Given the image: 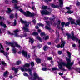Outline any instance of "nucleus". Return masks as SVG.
<instances>
[{
  "mask_svg": "<svg viewBox=\"0 0 80 80\" xmlns=\"http://www.w3.org/2000/svg\"><path fill=\"white\" fill-rule=\"evenodd\" d=\"M61 43H60V44H59L58 45L56 46L57 48H64L65 47V41L62 39V38H61Z\"/></svg>",
  "mask_w": 80,
  "mask_h": 80,
  "instance_id": "nucleus-6",
  "label": "nucleus"
},
{
  "mask_svg": "<svg viewBox=\"0 0 80 80\" xmlns=\"http://www.w3.org/2000/svg\"><path fill=\"white\" fill-rule=\"evenodd\" d=\"M20 21L22 23H24L25 24V27H23V30H24V31H25V32H28L29 30H28V27H29V24L30 23V22H28L27 21H24L22 20V19H20Z\"/></svg>",
  "mask_w": 80,
  "mask_h": 80,
  "instance_id": "nucleus-3",
  "label": "nucleus"
},
{
  "mask_svg": "<svg viewBox=\"0 0 80 80\" xmlns=\"http://www.w3.org/2000/svg\"><path fill=\"white\" fill-rule=\"evenodd\" d=\"M55 42H56V43H58V42H59V39H57L55 40Z\"/></svg>",
  "mask_w": 80,
  "mask_h": 80,
  "instance_id": "nucleus-54",
  "label": "nucleus"
},
{
  "mask_svg": "<svg viewBox=\"0 0 80 80\" xmlns=\"http://www.w3.org/2000/svg\"><path fill=\"white\" fill-rule=\"evenodd\" d=\"M42 66H44L45 67V66H46V64L44 63L43 64H42Z\"/></svg>",
  "mask_w": 80,
  "mask_h": 80,
  "instance_id": "nucleus-61",
  "label": "nucleus"
},
{
  "mask_svg": "<svg viewBox=\"0 0 80 80\" xmlns=\"http://www.w3.org/2000/svg\"><path fill=\"white\" fill-rule=\"evenodd\" d=\"M48 49V46H45L43 47V50L44 51H47Z\"/></svg>",
  "mask_w": 80,
  "mask_h": 80,
  "instance_id": "nucleus-18",
  "label": "nucleus"
},
{
  "mask_svg": "<svg viewBox=\"0 0 80 80\" xmlns=\"http://www.w3.org/2000/svg\"><path fill=\"white\" fill-rule=\"evenodd\" d=\"M1 63L2 64V65H6V63H5V62L4 61H2Z\"/></svg>",
  "mask_w": 80,
  "mask_h": 80,
  "instance_id": "nucleus-44",
  "label": "nucleus"
},
{
  "mask_svg": "<svg viewBox=\"0 0 80 80\" xmlns=\"http://www.w3.org/2000/svg\"><path fill=\"white\" fill-rule=\"evenodd\" d=\"M0 25H1V26H2L4 28H6L7 27V26H6V25L4 24L2 21H1V22H0Z\"/></svg>",
  "mask_w": 80,
  "mask_h": 80,
  "instance_id": "nucleus-16",
  "label": "nucleus"
},
{
  "mask_svg": "<svg viewBox=\"0 0 80 80\" xmlns=\"http://www.w3.org/2000/svg\"><path fill=\"white\" fill-rule=\"evenodd\" d=\"M45 28L46 29H47V30H48L50 31V32H53V30L52 29L50 28L48 26H46L45 27Z\"/></svg>",
  "mask_w": 80,
  "mask_h": 80,
  "instance_id": "nucleus-14",
  "label": "nucleus"
},
{
  "mask_svg": "<svg viewBox=\"0 0 80 80\" xmlns=\"http://www.w3.org/2000/svg\"><path fill=\"white\" fill-rule=\"evenodd\" d=\"M58 53L59 55H61L62 54V52L61 51H59L58 52Z\"/></svg>",
  "mask_w": 80,
  "mask_h": 80,
  "instance_id": "nucleus-43",
  "label": "nucleus"
},
{
  "mask_svg": "<svg viewBox=\"0 0 80 80\" xmlns=\"http://www.w3.org/2000/svg\"><path fill=\"white\" fill-rule=\"evenodd\" d=\"M12 3H17V1L16 0H13L12 1Z\"/></svg>",
  "mask_w": 80,
  "mask_h": 80,
  "instance_id": "nucleus-46",
  "label": "nucleus"
},
{
  "mask_svg": "<svg viewBox=\"0 0 80 80\" xmlns=\"http://www.w3.org/2000/svg\"><path fill=\"white\" fill-rule=\"evenodd\" d=\"M45 2L46 3H48V0H45Z\"/></svg>",
  "mask_w": 80,
  "mask_h": 80,
  "instance_id": "nucleus-63",
  "label": "nucleus"
},
{
  "mask_svg": "<svg viewBox=\"0 0 80 80\" xmlns=\"http://www.w3.org/2000/svg\"><path fill=\"white\" fill-rule=\"evenodd\" d=\"M36 62H37L38 63H41V60L40 59L37 58L36 59Z\"/></svg>",
  "mask_w": 80,
  "mask_h": 80,
  "instance_id": "nucleus-24",
  "label": "nucleus"
},
{
  "mask_svg": "<svg viewBox=\"0 0 80 80\" xmlns=\"http://www.w3.org/2000/svg\"><path fill=\"white\" fill-rule=\"evenodd\" d=\"M42 45L41 44H39L38 46V48H41V47H42Z\"/></svg>",
  "mask_w": 80,
  "mask_h": 80,
  "instance_id": "nucleus-48",
  "label": "nucleus"
},
{
  "mask_svg": "<svg viewBox=\"0 0 80 80\" xmlns=\"http://www.w3.org/2000/svg\"><path fill=\"white\" fill-rule=\"evenodd\" d=\"M20 63V61H17L16 63V65H19Z\"/></svg>",
  "mask_w": 80,
  "mask_h": 80,
  "instance_id": "nucleus-34",
  "label": "nucleus"
},
{
  "mask_svg": "<svg viewBox=\"0 0 80 80\" xmlns=\"http://www.w3.org/2000/svg\"><path fill=\"white\" fill-rule=\"evenodd\" d=\"M58 73L59 75H63V73H62L59 72Z\"/></svg>",
  "mask_w": 80,
  "mask_h": 80,
  "instance_id": "nucleus-56",
  "label": "nucleus"
},
{
  "mask_svg": "<svg viewBox=\"0 0 80 80\" xmlns=\"http://www.w3.org/2000/svg\"><path fill=\"white\" fill-rule=\"evenodd\" d=\"M67 54H68L69 57L70 58V56H71V53H70V52L68 51L67 52Z\"/></svg>",
  "mask_w": 80,
  "mask_h": 80,
  "instance_id": "nucleus-31",
  "label": "nucleus"
},
{
  "mask_svg": "<svg viewBox=\"0 0 80 80\" xmlns=\"http://www.w3.org/2000/svg\"><path fill=\"white\" fill-rule=\"evenodd\" d=\"M66 8L67 10H70V7H66Z\"/></svg>",
  "mask_w": 80,
  "mask_h": 80,
  "instance_id": "nucleus-53",
  "label": "nucleus"
},
{
  "mask_svg": "<svg viewBox=\"0 0 80 80\" xmlns=\"http://www.w3.org/2000/svg\"><path fill=\"white\" fill-rule=\"evenodd\" d=\"M36 38H37L38 40L40 41V42H42V39L40 37H37Z\"/></svg>",
  "mask_w": 80,
  "mask_h": 80,
  "instance_id": "nucleus-30",
  "label": "nucleus"
},
{
  "mask_svg": "<svg viewBox=\"0 0 80 80\" xmlns=\"http://www.w3.org/2000/svg\"><path fill=\"white\" fill-rule=\"evenodd\" d=\"M21 69L22 72H23V71H24L25 72L28 71V73L29 75H32V70H31L30 69H27L26 68H25L24 69L23 68H21Z\"/></svg>",
  "mask_w": 80,
  "mask_h": 80,
  "instance_id": "nucleus-10",
  "label": "nucleus"
},
{
  "mask_svg": "<svg viewBox=\"0 0 80 80\" xmlns=\"http://www.w3.org/2000/svg\"><path fill=\"white\" fill-rule=\"evenodd\" d=\"M0 46H1V48L2 49V50H1L0 48V52L3 53V54H4V55H5L6 58H8V56H7V55H8V53L7 52H5L4 51H3V49H4L3 47V46H2V45H1V44H0Z\"/></svg>",
  "mask_w": 80,
  "mask_h": 80,
  "instance_id": "nucleus-8",
  "label": "nucleus"
},
{
  "mask_svg": "<svg viewBox=\"0 0 80 80\" xmlns=\"http://www.w3.org/2000/svg\"><path fill=\"white\" fill-rule=\"evenodd\" d=\"M66 60L68 62V63L63 62H62V60H61V61H60V62H58V67L59 69H62V66H65L68 68L69 70H72V69H73V68H71V67L73 65V62H70V59L68 58L67 57L66 58Z\"/></svg>",
  "mask_w": 80,
  "mask_h": 80,
  "instance_id": "nucleus-1",
  "label": "nucleus"
},
{
  "mask_svg": "<svg viewBox=\"0 0 80 80\" xmlns=\"http://www.w3.org/2000/svg\"><path fill=\"white\" fill-rule=\"evenodd\" d=\"M68 20L71 21V24H75L76 25H80V20H77L76 23H75V21L72 19V18H69Z\"/></svg>",
  "mask_w": 80,
  "mask_h": 80,
  "instance_id": "nucleus-7",
  "label": "nucleus"
},
{
  "mask_svg": "<svg viewBox=\"0 0 80 80\" xmlns=\"http://www.w3.org/2000/svg\"><path fill=\"white\" fill-rule=\"evenodd\" d=\"M73 13V11H72L71 10H68V11L66 13H68V14H71L72 13Z\"/></svg>",
  "mask_w": 80,
  "mask_h": 80,
  "instance_id": "nucleus-21",
  "label": "nucleus"
},
{
  "mask_svg": "<svg viewBox=\"0 0 80 80\" xmlns=\"http://www.w3.org/2000/svg\"><path fill=\"white\" fill-rule=\"evenodd\" d=\"M76 5L77 6H79L80 5V3L79 2H78L76 4Z\"/></svg>",
  "mask_w": 80,
  "mask_h": 80,
  "instance_id": "nucleus-57",
  "label": "nucleus"
},
{
  "mask_svg": "<svg viewBox=\"0 0 80 80\" xmlns=\"http://www.w3.org/2000/svg\"><path fill=\"white\" fill-rule=\"evenodd\" d=\"M75 46H76L75 44H73V45H72V47H75Z\"/></svg>",
  "mask_w": 80,
  "mask_h": 80,
  "instance_id": "nucleus-64",
  "label": "nucleus"
},
{
  "mask_svg": "<svg viewBox=\"0 0 80 80\" xmlns=\"http://www.w3.org/2000/svg\"><path fill=\"white\" fill-rule=\"evenodd\" d=\"M50 70V69H48L45 68H42V70H43V71H47V70Z\"/></svg>",
  "mask_w": 80,
  "mask_h": 80,
  "instance_id": "nucleus-25",
  "label": "nucleus"
},
{
  "mask_svg": "<svg viewBox=\"0 0 80 80\" xmlns=\"http://www.w3.org/2000/svg\"><path fill=\"white\" fill-rule=\"evenodd\" d=\"M6 43L8 45H10V46H12V47L13 48L12 49V51L14 53H15L16 52V49H15V47H17V48H19L20 47V45H18L17 42L12 43L10 42H6Z\"/></svg>",
  "mask_w": 80,
  "mask_h": 80,
  "instance_id": "nucleus-2",
  "label": "nucleus"
},
{
  "mask_svg": "<svg viewBox=\"0 0 80 80\" xmlns=\"http://www.w3.org/2000/svg\"><path fill=\"white\" fill-rule=\"evenodd\" d=\"M52 57H48V60H52Z\"/></svg>",
  "mask_w": 80,
  "mask_h": 80,
  "instance_id": "nucleus-38",
  "label": "nucleus"
},
{
  "mask_svg": "<svg viewBox=\"0 0 80 80\" xmlns=\"http://www.w3.org/2000/svg\"><path fill=\"white\" fill-rule=\"evenodd\" d=\"M78 43L79 44V47H80V40H79V41H78Z\"/></svg>",
  "mask_w": 80,
  "mask_h": 80,
  "instance_id": "nucleus-62",
  "label": "nucleus"
},
{
  "mask_svg": "<svg viewBox=\"0 0 80 80\" xmlns=\"http://www.w3.org/2000/svg\"><path fill=\"white\" fill-rule=\"evenodd\" d=\"M38 25L41 27H43V26H44V25L42 24L41 23H38Z\"/></svg>",
  "mask_w": 80,
  "mask_h": 80,
  "instance_id": "nucleus-36",
  "label": "nucleus"
},
{
  "mask_svg": "<svg viewBox=\"0 0 80 80\" xmlns=\"http://www.w3.org/2000/svg\"><path fill=\"white\" fill-rule=\"evenodd\" d=\"M8 71H6L4 72L3 76L4 77H8Z\"/></svg>",
  "mask_w": 80,
  "mask_h": 80,
  "instance_id": "nucleus-17",
  "label": "nucleus"
},
{
  "mask_svg": "<svg viewBox=\"0 0 80 80\" xmlns=\"http://www.w3.org/2000/svg\"><path fill=\"white\" fill-rule=\"evenodd\" d=\"M70 22H68L65 23L63 22L61 23V25L62 27H63L64 25H65V27H67V26H68V25H69V24H70Z\"/></svg>",
  "mask_w": 80,
  "mask_h": 80,
  "instance_id": "nucleus-12",
  "label": "nucleus"
},
{
  "mask_svg": "<svg viewBox=\"0 0 80 80\" xmlns=\"http://www.w3.org/2000/svg\"><path fill=\"white\" fill-rule=\"evenodd\" d=\"M52 69L53 71L54 70H59L57 68H52Z\"/></svg>",
  "mask_w": 80,
  "mask_h": 80,
  "instance_id": "nucleus-32",
  "label": "nucleus"
},
{
  "mask_svg": "<svg viewBox=\"0 0 80 80\" xmlns=\"http://www.w3.org/2000/svg\"><path fill=\"white\" fill-rule=\"evenodd\" d=\"M29 42H31V43H33L34 42L33 39V38H29Z\"/></svg>",
  "mask_w": 80,
  "mask_h": 80,
  "instance_id": "nucleus-22",
  "label": "nucleus"
},
{
  "mask_svg": "<svg viewBox=\"0 0 80 80\" xmlns=\"http://www.w3.org/2000/svg\"><path fill=\"white\" fill-rule=\"evenodd\" d=\"M41 12L42 14V15H50L51 14V12H48L46 10H44L42 11H41Z\"/></svg>",
  "mask_w": 80,
  "mask_h": 80,
  "instance_id": "nucleus-9",
  "label": "nucleus"
},
{
  "mask_svg": "<svg viewBox=\"0 0 80 80\" xmlns=\"http://www.w3.org/2000/svg\"><path fill=\"white\" fill-rule=\"evenodd\" d=\"M44 20H48V17H45L44 18Z\"/></svg>",
  "mask_w": 80,
  "mask_h": 80,
  "instance_id": "nucleus-52",
  "label": "nucleus"
},
{
  "mask_svg": "<svg viewBox=\"0 0 80 80\" xmlns=\"http://www.w3.org/2000/svg\"><path fill=\"white\" fill-rule=\"evenodd\" d=\"M7 10L8 11L6 12L7 13H10L12 12V10L10 8H7Z\"/></svg>",
  "mask_w": 80,
  "mask_h": 80,
  "instance_id": "nucleus-20",
  "label": "nucleus"
},
{
  "mask_svg": "<svg viewBox=\"0 0 80 80\" xmlns=\"http://www.w3.org/2000/svg\"><path fill=\"white\" fill-rule=\"evenodd\" d=\"M60 6L63 7V0H59Z\"/></svg>",
  "mask_w": 80,
  "mask_h": 80,
  "instance_id": "nucleus-15",
  "label": "nucleus"
},
{
  "mask_svg": "<svg viewBox=\"0 0 80 80\" xmlns=\"http://www.w3.org/2000/svg\"><path fill=\"white\" fill-rule=\"evenodd\" d=\"M14 6H15V7H14L15 8L17 9V8H20V7L17 6V4H15L14 5Z\"/></svg>",
  "mask_w": 80,
  "mask_h": 80,
  "instance_id": "nucleus-42",
  "label": "nucleus"
},
{
  "mask_svg": "<svg viewBox=\"0 0 80 80\" xmlns=\"http://www.w3.org/2000/svg\"><path fill=\"white\" fill-rule=\"evenodd\" d=\"M38 35V33L36 32H34L32 33L33 35Z\"/></svg>",
  "mask_w": 80,
  "mask_h": 80,
  "instance_id": "nucleus-33",
  "label": "nucleus"
},
{
  "mask_svg": "<svg viewBox=\"0 0 80 80\" xmlns=\"http://www.w3.org/2000/svg\"><path fill=\"white\" fill-rule=\"evenodd\" d=\"M30 67L29 64H26L25 65L23 66V67Z\"/></svg>",
  "mask_w": 80,
  "mask_h": 80,
  "instance_id": "nucleus-26",
  "label": "nucleus"
},
{
  "mask_svg": "<svg viewBox=\"0 0 80 80\" xmlns=\"http://www.w3.org/2000/svg\"><path fill=\"white\" fill-rule=\"evenodd\" d=\"M30 63L31 66H32V67H33V66H34L35 65V63H34L33 62H31Z\"/></svg>",
  "mask_w": 80,
  "mask_h": 80,
  "instance_id": "nucleus-39",
  "label": "nucleus"
},
{
  "mask_svg": "<svg viewBox=\"0 0 80 80\" xmlns=\"http://www.w3.org/2000/svg\"><path fill=\"white\" fill-rule=\"evenodd\" d=\"M18 14H17V13H16L15 14V15L14 16V18H16V19H17L18 17Z\"/></svg>",
  "mask_w": 80,
  "mask_h": 80,
  "instance_id": "nucleus-35",
  "label": "nucleus"
},
{
  "mask_svg": "<svg viewBox=\"0 0 80 80\" xmlns=\"http://www.w3.org/2000/svg\"><path fill=\"white\" fill-rule=\"evenodd\" d=\"M22 55H23L25 57H27L28 58L30 57V54H28L27 56V54H28V53H27V52L26 51H23L22 52Z\"/></svg>",
  "mask_w": 80,
  "mask_h": 80,
  "instance_id": "nucleus-11",
  "label": "nucleus"
},
{
  "mask_svg": "<svg viewBox=\"0 0 80 80\" xmlns=\"http://www.w3.org/2000/svg\"><path fill=\"white\" fill-rule=\"evenodd\" d=\"M40 35L41 37H42V36H44L45 35V34L44 32H41L40 34Z\"/></svg>",
  "mask_w": 80,
  "mask_h": 80,
  "instance_id": "nucleus-41",
  "label": "nucleus"
},
{
  "mask_svg": "<svg viewBox=\"0 0 80 80\" xmlns=\"http://www.w3.org/2000/svg\"><path fill=\"white\" fill-rule=\"evenodd\" d=\"M56 34L57 37H59V32L57 31H56Z\"/></svg>",
  "mask_w": 80,
  "mask_h": 80,
  "instance_id": "nucleus-37",
  "label": "nucleus"
},
{
  "mask_svg": "<svg viewBox=\"0 0 80 80\" xmlns=\"http://www.w3.org/2000/svg\"><path fill=\"white\" fill-rule=\"evenodd\" d=\"M53 17H54L53 19H52V18H50V20H53L55 19V16H54L53 15Z\"/></svg>",
  "mask_w": 80,
  "mask_h": 80,
  "instance_id": "nucleus-59",
  "label": "nucleus"
},
{
  "mask_svg": "<svg viewBox=\"0 0 80 80\" xmlns=\"http://www.w3.org/2000/svg\"><path fill=\"white\" fill-rule=\"evenodd\" d=\"M47 24L48 25H50V23H51L50 22H49V21H48V22H46Z\"/></svg>",
  "mask_w": 80,
  "mask_h": 80,
  "instance_id": "nucleus-49",
  "label": "nucleus"
},
{
  "mask_svg": "<svg viewBox=\"0 0 80 80\" xmlns=\"http://www.w3.org/2000/svg\"><path fill=\"white\" fill-rule=\"evenodd\" d=\"M16 25H17V21L16 20H15L13 26H16Z\"/></svg>",
  "mask_w": 80,
  "mask_h": 80,
  "instance_id": "nucleus-40",
  "label": "nucleus"
},
{
  "mask_svg": "<svg viewBox=\"0 0 80 80\" xmlns=\"http://www.w3.org/2000/svg\"><path fill=\"white\" fill-rule=\"evenodd\" d=\"M47 43L48 45H51V42H48Z\"/></svg>",
  "mask_w": 80,
  "mask_h": 80,
  "instance_id": "nucleus-60",
  "label": "nucleus"
},
{
  "mask_svg": "<svg viewBox=\"0 0 80 80\" xmlns=\"http://www.w3.org/2000/svg\"><path fill=\"white\" fill-rule=\"evenodd\" d=\"M14 33L15 34V35L16 37H19V35L18 33H18V32H19V31H18V30L17 29L16 30H15L14 31Z\"/></svg>",
  "mask_w": 80,
  "mask_h": 80,
  "instance_id": "nucleus-13",
  "label": "nucleus"
},
{
  "mask_svg": "<svg viewBox=\"0 0 80 80\" xmlns=\"http://www.w3.org/2000/svg\"><path fill=\"white\" fill-rule=\"evenodd\" d=\"M10 18H14V16H13V15L12 14L10 16Z\"/></svg>",
  "mask_w": 80,
  "mask_h": 80,
  "instance_id": "nucleus-47",
  "label": "nucleus"
},
{
  "mask_svg": "<svg viewBox=\"0 0 80 80\" xmlns=\"http://www.w3.org/2000/svg\"><path fill=\"white\" fill-rule=\"evenodd\" d=\"M49 38V37L48 36H46L45 38H43V39H44L45 40H48Z\"/></svg>",
  "mask_w": 80,
  "mask_h": 80,
  "instance_id": "nucleus-29",
  "label": "nucleus"
},
{
  "mask_svg": "<svg viewBox=\"0 0 80 80\" xmlns=\"http://www.w3.org/2000/svg\"><path fill=\"white\" fill-rule=\"evenodd\" d=\"M66 35L68 36V39L69 38H71V39H72V40H76V42H77L78 41V38H77L76 37L73 36L74 35V33L73 31H72L71 32V35L70 34H69L68 33L66 34Z\"/></svg>",
  "mask_w": 80,
  "mask_h": 80,
  "instance_id": "nucleus-4",
  "label": "nucleus"
},
{
  "mask_svg": "<svg viewBox=\"0 0 80 80\" xmlns=\"http://www.w3.org/2000/svg\"><path fill=\"white\" fill-rule=\"evenodd\" d=\"M32 22L33 23L35 24V23H36V20H35V19L33 20Z\"/></svg>",
  "mask_w": 80,
  "mask_h": 80,
  "instance_id": "nucleus-50",
  "label": "nucleus"
},
{
  "mask_svg": "<svg viewBox=\"0 0 80 80\" xmlns=\"http://www.w3.org/2000/svg\"><path fill=\"white\" fill-rule=\"evenodd\" d=\"M20 12L23 14L26 17H32L35 15L34 14H32L29 11H27L26 12H24L23 10L22 9H20Z\"/></svg>",
  "mask_w": 80,
  "mask_h": 80,
  "instance_id": "nucleus-5",
  "label": "nucleus"
},
{
  "mask_svg": "<svg viewBox=\"0 0 80 80\" xmlns=\"http://www.w3.org/2000/svg\"><path fill=\"white\" fill-rule=\"evenodd\" d=\"M51 7H52L53 8H58V6H55L54 4H52L51 5Z\"/></svg>",
  "mask_w": 80,
  "mask_h": 80,
  "instance_id": "nucleus-23",
  "label": "nucleus"
},
{
  "mask_svg": "<svg viewBox=\"0 0 80 80\" xmlns=\"http://www.w3.org/2000/svg\"><path fill=\"white\" fill-rule=\"evenodd\" d=\"M42 9H44L45 10H46V9H47V6H42Z\"/></svg>",
  "mask_w": 80,
  "mask_h": 80,
  "instance_id": "nucleus-28",
  "label": "nucleus"
},
{
  "mask_svg": "<svg viewBox=\"0 0 80 80\" xmlns=\"http://www.w3.org/2000/svg\"><path fill=\"white\" fill-rule=\"evenodd\" d=\"M61 21L60 20L58 21V29H60V23Z\"/></svg>",
  "mask_w": 80,
  "mask_h": 80,
  "instance_id": "nucleus-19",
  "label": "nucleus"
},
{
  "mask_svg": "<svg viewBox=\"0 0 80 80\" xmlns=\"http://www.w3.org/2000/svg\"><path fill=\"white\" fill-rule=\"evenodd\" d=\"M1 19H2V20H4V18H2V17L0 16V20H1Z\"/></svg>",
  "mask_w": 80,
  "mask_h": 80,
  "instance_id": "nucleus-58",
  "label": "nucleus"
},
{
  "mask_svg": "<svg viewBox=\"0 0 80 80\" xmlns=\"http://www.w3.org/2000/svg\"><path fill=\"white\" fill-rule=\"evenodd\" d=\"M23 75L24 76H28V74L24 72L23 74Z\"/></svg>",
  "mask_w": 80,
  "mask_h": 80,
  "instance_id": "nucleus-45",
  "label": "nucleus"
},
{
  "mask_svg": "<svg viewBox=\"0 0 80 80\" xmlns=\"http://www.w3.org/2000/svg\"><path fill=\"white\" fill-rule=\"evenodd\" d=\"M35 6H33L32 7V9L33 10H35Z\"/></svg>",
  "mask_w": 80,
  "mask_h": 80,
  "instance_id": "nucleus-55",
  "label": "nucleus"
},
{
  "mask_svg": "<svg viewBox=\"0 0 80 80\" xmlns=\"http://www.w3.org/2000/svg\"><path fill=\"white\" fill-rule=\"evenodd\" d=\"M12 70H14L15 72H17L18 71V68H15L13 67L12 68Z\"/></svg>",
  "mask_w": 80,
  "mask_h": 80,
  "instance_id": "nucleus-27",
  "label": "nucleus"
},
{
  "mask_svg": "<svg viewBox=\"0 0 80 80\" xmlns=\"http://www.w3.org/2000/svg\"><path fill=\"white\" fill-rule=\"evenodd\" d=\"M8 34H9V35H13V34L11 33V32H10L9 31H8Z\"/></svg>",
  "mask_w": 80,
  "mask_h": 80,
  "instance_id": "nucleus-51",
  "label": "nucleus"
}]
</instances>
